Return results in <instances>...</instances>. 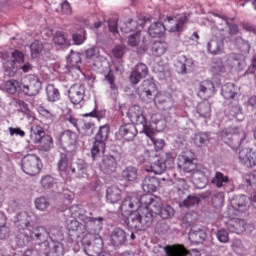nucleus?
Returning <instances> with one entry per match:
<instances>
[{"instance_id": "1", "label": "nucleus", "mask_w": 256, "mask_h": 256, "mask_svg": "<svg viewBox=\"0 0 256 256\" xmlns=\"http://www.w3.org/2000/svg\"><path fill=\"white\" fill-rule=\"evenodd\" d=\"M121 213L126 218V225L135 231H147L153 225V216L147 208H143L141 198L126 197L121 206Z\"/></svg>"}, {"instance_id": "2", "label": "nucleus", "mask_w": 256, "mask_h": 256, "mask_svg": "<svg viewBox=\"0 0 256 256\" xmlns=\"http://www.w3.org/2000/svg\"><path fill=\"white\" fill-rule=\"evenodd\" d=\"M185 23H187V16H175L168 17L164 24L161 22H155L150 25L148 33L150 37H161L165 31H170V33H180L185 31Z\"/></svg>"}, {"instance_id": "3", "label": "nucleus", "mask_w": 256, "mask_h": 256, "mask_svg": "<svg viewBox=\"0 0 256 256\" xmlns=\"http://www.w3.org/2000/svg\"><path fill=\"white\" fill-rule=\"evenodd\" d=\"M20 233L16 236V244L18 247H27L35 241L37 245H41L47 241V228L38 226L32 230H19Z\"/></svg>"}, {"instance_id": "4", "label": "nucleus", "mask_w": 256, "mask_h": 256, "mask_svg": "<svg viewBox=\"0 0 256 256\" xmlns=\"http://www.w3.org/2000/svg\"><path fill=\"white\" fill-rule=\"evenodd\" d=\"M43 164L41 163V158L33 154H28L24 156L21 160V169L26 175L35 177L41 173Z\"/></svg>"}, {"instance_id": "5", "label": "nucleus", "mask_w": 256, "mask_h": 256, "mask_svg": "<svg viewBox=\"0 0 256 256\" xmlns=\"http://www.w3.org/2000/svg\"><path fill=\"white\" fill-rule=\"evenodd\" d=\"M140 205H142L143 209H147L152 215V223H153V213L158 215L159 211L163 207V202L161 198L157 196H153L151 194H144L140 197Z\"/></svg>"}, {"instance_id": "6", "label": "nucleus", "mask_w": 256, "mask_h": 256, "mask_svg": "<svg viewBox=\"0 0 256 256\" xmlns=\"http://www.w3.org/2000/svg\"><path fill=\"white\" fill-rule=\"evenodd\" d=\"M137 93L142 101L151 103L157 95V86L150 80H144L142 85L137 89Z\"/></svg>"}, {"instance_id": "7", "label": "nucleus", "mask_w": 256, "mask_h": 256, "mask_svg": "<svg viewBox=\"0 0 256 256\" xmlns=\"http://www.w3.org/2000/svg\"><path fill=\"white\" fill-rule=\"evenodd\" d=\"M193 161H195V153L187 151L178 157V167L184 173H194L197 164Z\"/></svg>"}, {"instance_id": "8", "label": "nucleus", "mask_w": 256, "mask_h": 256, "mask_svg": "<svg viewBox=\"0 0 256 256\" xmlns=\"http://www.w3.org/2000/svg\"><path fill=\"white\" fill-rule=\"evenodd\" d=\"M33 219H35V213L33 212H20L16 216L15 226L18 231L33 230Z\"/></svg>"}, {"instance_id": "9", "label": "nucleus", "mask_w": 256, "mask_h": 256, "mask_svg": "<svg viewBox=\"0 0 256 256\" xmlns=\"http://www.w3.org/2000/svg\"><path fill=\"white\" fill-rule=\"evenodd\" d=\"M211 183L214 187H217V189H225L227 193L235 189V186H233V180H231L229 176L223 174V172L219 171L215 172L214 177L211 179Z\"/></svg>"}, {"instance_id": "10", "label": "nucleus", "mask_w": 256, "mask_h": 256, "mask_svg": "<svg viewBox=\"0 0 256 256\" xmlns=\"http://www.w3.org/2000/svg\"><path fill=\"white\" fill-rule=\"evenodd\" d=\"M221 137L222 141L224 143H231V139L235 137V139H239L240 143H243L245 141L247 134L245 133L242 128L239 127H231V128H226L221 132Z\"/></svg>"}, {"instance_id": "11", "label": "nucleus", "mask_w": 256, "mask_h": 256, "mask_svg": "<svg viewBox=\"0 0 256 256\" xmlns=\"http://www.w3.org/2000/svg\"><path fill=\"white\" fill-rule=\"evenodd\" d=\"M160 129L161 127L155 129L153 126H146L144 131L149 138L148 145H153L155 151H161L165 147V140L155 138Z\"/></svg>"}, {"instance_id": "12", "label": "nucleus", "mask_w": 256, "mask_h": 256, "mask_svg": "<svg viewBox=\"0 0 256 256\" xmlns=\"http://www.w3.org/2000/svg\"><path fill=\"white\" fill-rule=\"evenodd\" d=\"M239 160L244 167H256V150L253 148H243L239 152Z\"/></svg>"}, {"instance_id": "13", "label": "nucleus", "mask_w": 256, "mask_h": 256, "mask_svg": "<svg viewBox=\"0 0 256 256\" xmlns=\"http://www.w3.org/2000/svg\"><path fill=\"white\" fill-rule=\"evenodd\" d=\"M153 101L158 109H162V111H169L173 107V97L169 92H158Z\"/></svg>"}, {"instance_id": "14", "label": "nucleus", "mask_w": 256, "mask_h": 256, "mask_svg": "<svg viewBox=\"0 0 256 256\" xmlns=\"http://www.w3.org/2000/svg\"><path fill=\"white\" fill-rule=\"evenodd\" d=\"M128 117L132 123H136V125H142L143 131H145V127H149L147 125V120L143 115V110L139 105H134L129 108Z\"/></svg>"}, {"instance_id": "15", "label": "nucleus", "mask_w": 256, "mask_h": 256, "mask_svg": "<svg viewBox=\"0 0 256 256\" xmlns=\"http://www.w3.org/2000/svg\"><path fill=\"white\" fill-rule=\"evenodd\" d=\"M70 173L79 179H83L89 173V164L83 159H78L70 164Z\"/></svg>"}, {"instance_id": "16", "label": "nucleus", "mask_w": 256, "mask_h": 256, "mask_svg": "<svg viewBox=\"0 0 256 256\" xmlns=\"http://www.w3.org/2000/svg\"><path fill=\"white\" fill-rule=\"evenodd\" d=\"M77 143V133L71 130H65L61 133L59 144L65 151H71V147H75Z\"/></svg>"}, {"instance_id": "17", "label": "nucleus", "mask_w": 256, "mask_h": 256, "mask_svg": "<svg viewBox=\"0 0 256 256\" xmlns=\"http://www.w3.org/2000/svg\"><path fill=\"white\" fill-rule=\"evenodd\" d=\"M69 99L73 105H79L85 99V85L74 84L68 91Z\"/></svg>"}, {"instance_id": "18", "label": "nucleus", "mask_w": 256, "mask_h": 256, "mask_svg": "<svg viewBox=\"0 0 256 256\" xmlns=\"http://www.w3.org/2000/svg\"><path fill=\"white\" fill-rule=\"evenodd\" d=\"M28 81V84L22 86V91L25 95H28V97H35V95L39 94V91H41V81H39L37 76H29Z\"/></svg>"}, {"instance_id": "19", "label": "nucleus", "mask_w": 256, "mask_h": 256, "mask_svg": "<svg viewBox=\"0 0 256 256\" xmlns=\"http://www.w3.org/2000/svg\"><path fill=\"white\" fill-rule=\"evenodd\" d=\"M173 158L166 154L165 157L160 158L157 162L151 164L149 168H146L148 173H153L154 175H162L165 173V169H167V163H171Z\"/></svg>"}, {"instance_id": "20", "label": "nucleus", "mask_w": 256, "mask_h": 256, "mask_svg": "<svg viewBox=\"0 0 256 256\" xmlns=\"http://www.w3.org/2000/svg\"><path fill=\"white\" fill-rule=\"evenodd\" d=\"M59 175L66 179V181H71V166H69V158L67 154L61 153L59 160L57 162Z\"/></svg>"}, {"instance_id": "21", "label": "nucleus", "mask_w": 256, "mask_h": 256, "mask_svg": "<svg viewBox=\"0 0 256 256\" xmlns=\"http://www.w3.org/2000/svg\"><path fill=\"white\" fill-rule=\"evenodd\" d=\"M167 256H201V252L197 249L187 251L185 247L181 245H175L170 248H165Z\"/></svg>"}, {"instance_id": "22", "label": "nucleus", "mask_w": 256, "mask_h": 256, "mask_svg": "<svg viewBox=\"0 0 256 256\" xmlns=\"http://www.w3.org/2000/svg\"><path fill=\"white\" fill-rule=\"evenodd\" d=\"M149 75V68L144 63H139L130 75V81L133 85H137L141 79Z\"/></svg>"}, {"instance_id": "23", "label": "nucleus", "mask_w": 256, "mask_h": 256, "mask_svg": "<svg viewBox=\"0 0 256 256\" xmlns=\"http://www.w3.org/2000/svg\"><path fill=\"white\" fill-rule=\"evenodd\" d=\"M249 205V198L245 195H238L234 196L231 199V209H234V211H238V213H245L247 211V207Z\"/></svg>"}, {"instance_id": "24", "label": "nucleus", "mask_w": 256, "mask_h": 256, "mask_svg": "<svg viewBox=\"0 0 256 256\" xmlns=\"http://www.w3.org/2000/svg\"><path fill=\"white\" fill-rule=\"evenodd\" d=\"M66 227L69 233H72L70 235L75 237H81L83 234L87 232V226L79 223V221L75 219L67 220Z\"/></svg>"}, {"instance_id": "25", "label": "nucleus", "mask_w": 256, "mask_h": 256, "mask_svg": "<svg viewBox=\"0 0 256 256\" xmlns=\"http://www.w3.org/2000/svg\"><path fill=\"white\" fill-rule=\"evenodd\" d=\"M23 63H25V54L22 51L14 50L11 53L10 68L12 70L9 72L10 77H13L17 72L16 65H23Z\"/></svg>"}, {"instance_id": "26", "label": "nucleus", "mask_w": 256, "mask_h": 256, "mask_svg": "<svg viewBox=\"0 0 256 256\" xmlns=\"http://www.w3.org/2000/svg\"><path fill=\"white\" fill-rule=\"evenodd\" d=\"M100 169L106 175H111L117 171V160L113 156H104L100 164Z\"/></svg>"}, {"instance_id": "27", "label": "nucleus", "mask_w": 256, "mask_h": 256, "mask_svg": "<svg viewBox=\"0 0 256 256\" xmlns=\"http://www.w3.org/2000/svg\"><path fill=\"white\" fill-rule=\"evenodd\" d=\"M111 243L114 247H121L127 243V232L121 228H116L111 234Z\"/></svg>"}, {"instance_id": "28", "label": "nucleus", "mask_w": 256, "mask_h": 256, "mask_svg": "<svg viewBox=\"0 0 256 256\" xmlns=\"http://www.w3.org/2000/svg\"><path fill=\"white\" fill-rule=\"evenodd\" d=\"M210 171L205 166H197L194 173H192V178L194 179L195 183H202L205 185L209 179Z\"/></svg>"}, {"instance_id": "29", "label": "nucleus", "mask_w": 256, "mask_h": 256, "mask_svg": "<svg viewBox=\"0 0 256 256\" xmlns=\"http://www.w3.org/2000/svg\"><path fill=\"white\" fill-rule=\"evenodd\" d=\"M177 73L187 75L189 69L193 67V60L187 59V56H180L175 63Z\"/></svg>"}, {"instance_id": "30", "label": "nucleus", "mask_w": 256, "mask_h": 256, "mask_svg": "<svg viewBox=\"0 0 256 256\" xmlns=\"http://www.w3.org/2000/svg\"><path fill=\"white\" fill-rule=\"evenodd\" d=\"M86 57L87 59H92L94 67H97L98 69L100 67H103V62L106 61L105 57L101 56L99 54V48L92 47L88 50H86Z\"/></svg>"}, {"instance_id": "31", "label": "nucleus", "mask_w": 256, "mask_h": 256, "mask_svg": "<svg viewBox=\"0 0 256 256\" xmlns=\"http://www.w3.org/2000/svg\"><path fill=\"white\" fill-rule=\"evenodd\" d=\"M119 135L125 139V141H133L137 137V128L133 124H125L120 127Z\"/></svg>"}, {"instance_id": "32", "label": "nucleus", "mask_w": 256, "mask_h": 256, "mask_svg": "<svg viewBox=\"0 0 256 256\" xmlns=\"http://www.w3.org/2000/svg\"><path fill=\"white\" fill-rule=\"evenodd\" d=\"M44 253L46 256H63L65 249L63 248V244L61 242H50L45 248Z\"/></svg>"}, {"instance_id": "33", "label": "nucleus", "mask_w": 256, "mask_h": 256, "mask_svg": "<svg viewBox=\"0 0 256 256\" xmlns=\"http://www.w3.org/2000/svg\"><path fill=\"white\" fill-rule=\"evenodd\" d=\"M159 186V180L156 177L146 176L142 180V189L145 193H155Z\"/></svg>"}, {"instance_id": "34", "label": "nucleus", "mask_w": 256, "mask_h": 256, "mask_svg": "<svg viewBox=\"0 0 256 256\" xmlns=\"http://www.w3.org/2000/svg\"><path fill=\"white\" fill-rule=\"evenodd\" d=\"M122 179L127 183H137L139 181V174L137 168L128 166L122 171Z\"/></svg>"}, {"instance_id": "35", "label": "nucleus", "mask_w": 256, "mask_h": 256, "mask_svg": "<svg viewBox=\"0 0 256 256\" xmlns=\"http://www.w3.org/2000/svg\"><path fill=\"white\" fill-rule=\"evenodd\" d=\"M207 238V233H205V230L201 228H191L189 232V241L191 243L199 244L203 243L205 239Z\"/></svg>"}, {"instance_id": "36", "label": "nucleus", "mask_w": 256, "mask_h": 256, "mask_svg": "<svg viewBox=\"0 0 256 256\" xmlns=\"http://www.w3.org/2000/svg\"><path fill=\"white\" fill-rule=\"evenodd\" d=\"M227 229H229L231 233L240 235V233H244L245 231V220L239 218L232 219L228 222Z\"/></svg>"}, {"instance_id": "37", "label": "nucleus", "mask_w": 256, "mask_h": 256, "mask_svg": "<svg viewBox=\"0 0 256 256\" xmlns=\"http://www.w3.org/2000/svg\"><path fill=\"white\" fill-rule=\"evenodd\" d=\"M45 135V130L40 125L33 124L30 127V139L32 143H35L36 145L39 144Z\"/></svg>"}, {"instance_id": "38", "label": "nucleus", "mask_w": 256, "mask_h": 256, "mask_svg": "<svg viewBox=\"0 0 256 256\" xmlns=\"http://www.w3.org/2000/svg\"><path fill=\"white\" fill-rule=\"evenodd\" d=\"M223 40L213 38L207 43V51L211 55H219L223 51Z\"/></svg>"}, {"instance_id": "39", "label": "nucleus", "mask_w": 256, "mask_h": 256, "mask_svg": "<svg viewBox=\"0 0 256 256\" xmlns=\"http://www.w3.org/2000/svg\"><path fill=\"white\" fill-rule=\"evenodd\" d=\"M68 67H70L71 71H81L79 65H81V54L79 52H70V55L67 58Z\"/></svg>"}, {"instance_id": "40", "label": "nucleus", "mask_w": 256, "mask_h": 256, "mask_svg": "<svg viewBox=\"0 0 256 256\" xmlns=\"http://www.w3.org/2000/svg\"><path fill=\"white\" fill-rule=\"evenodd\" d=\"M122 191L117 186H110L106 190V199L109 203H119Z\"/></svg>"}, {"instance_id": "41", "label": "nucleus", "mask_w": 256, "mask_h": 256, "mask_svg": "<svg viewBox=\"0 0 256 256\" xmlns=\"http://www.w3.org/2000/svg\"><path fill=\"white\" fill-rule=\"evenodd\" d=\"M38 144H39L38 145L39 151H42L43 153H49V151H51L55 147V142L53 141V137L47 134L40 139Z\"/></svg>"}, {"instance_id": "42", "label": "nucleus", "mask_w": 256, "mask_h": 256, "mask_svg": "<svg viewBox=\"0 0 256 256\" xmlns=\"http://www.w3.org/2000/svg\"><path fill=\"white\" fill-rule=\"evenodd\" d=\"M47 239H51V243H61L63 241V230L59 227H51L46 229Z\"/></svg>"}, {"instance_id": "43", "label": "nucleus", "mask_w": 256, "mask_h": 256, "mask_svg": "<svg viewBox=\"0 0 256 256\" xmlns=\"http://www.w3.org/2000/svg\"><path fill=\"white\" fill-rule=\"evenodd\" d=\"M168 45L163 41H155L152 44L151 52L155 57H161L167 53Z\"/></svg>"}, {"instance_id": "44", "label": "nucleus", "mask_w": 256, "mask_h": 256, "mask_svg": "<svg viewBox=\"0 0 256 256\" xmlns=\"http://www.w3.org/2000/svg\"><path fill=\"white\" fill-rule=\"evenodd\" d=\"M103 217H87L84 219V223L87 224V227L94 229V231H101V227H103Z\"/></svg>"}, {"instance_id": "45", "label": "nucleus", "mask_w": 256, "mask_h": 256, "mask_svg": "<svg viewBox=\"0 0 256 256\" xmlns=\"http://www.w3.org/2000/svg\"><path fill=\"white\" fill-rule=\"evenodd\" d=\"M222 96L224 99H235L237 95V87L233 83H228L222 87Z\"/></svg>"}, {"instance_id": "46", "label": "nucleus", "mask_w": 256, "mask_h": 256, "mask_svg": "<svg viewBox=\"0 0 256 256\" xmlns=\"http://www.w3.org/2000/svg\"><path fill=\"white\" fill-rule=\"evenodd\" d=\"M93 159L101 157L105 153V142L101 140H96L91 149Z\"/></svg>"}, {"instance_id": "47", "label": "nucleus", "mask_w": 256, "mask_h": 256, "mask_svg": "<svg viewBox=\"0 0 256 256\" xmlns=\"http://www.w3.org/2000/svg\"><path fill=\"white\" fill-rule=\"evenodd\" d=\"M197 113L204 119L211 117V104L209 102H202L197 106Z\"/></svg>"}, {"instance_id": "48", "label": "nucleus", "mask_w": 256, "mask_h": 256, "mask_svg": "<svg viewBox=\"0 0 256 256\" xmlns=\"http://www.w3.org/2000/svg\"><path fill=\"white\" fill-rule=\"evenodd\" d=\"M5 87L8 91V93H10L11 95H15V93H17V91H23V86H21L19 81L14 80V79L8 80L5 83Z\"/></svg>"}, {"instance_id": "49", "label": "nucleus", "mask_w": 256, "mask_h": 256, "mask_svg": "<svg viewBox=\"0 0 256 256\" xmlns=\"http://www.w3.org/2000/svg\"><path fill=\"white\" fill-rule=\"evenodd\" d=\"M46 95L48 97V101L55 103V101H59L60 93L55 85L50 84L46 87Z\"/></svg>"}, {"instance_id": "50", "label": "nucleus", "mask_w": 256, "mask_h": 256, "mask_svg": "<svg viewBox=\"0 0 256 256\" xmlns=\"http://www.w3.org/2000/svg\"><path fill=\"white\" fill-rule=\"evenodd\" d=\"M30 49L33 59H37V57H39V55L45 50V45H43L41 41L35 40L31 44Z\"/></svg>"}, {"instance_id": "51", "label": "nucleus", "mask_w": 256, "mask_h": 256, "mask_svg": "<svg viewBox=\"0 0 256 256\" xmlns=\"http://www.w3.org/2000/svg\"><path fill=\"white\" fill-rule=\"evenodd\" d=\"M151 123L152 124L147 126L153 127L154 129L160 127L159 131H161L165 127V120L163 119V116L161 114H153L151 116Z\"/></svg>"}, {"instance_id": "52", "label": "nucleus", "mask_w": 256, "mask_h": 256, "mask_svg": "<svg viewBox=\"0 0 256 256\" xmlns=\"http://www.w3.org/2000/svg\"><path fill=\"white\" fill-rule=\"evenodd\" d=\"M214 15L215 17H219L220 19H222L223 23L221 25L229 28V35H237V33H239V26H237L236 24H229L226 16H221L219 14Z\"/></svg>"}, {"instance_id": "53", "label": "nucleus", "mask_w": 256, "mask_h": 256, "mask_svg": "<svg viewBox=\"0 0 256 256\" xmlns=\"http://www.w3.org/2000/svg\"><path fill=\"white\" fill-rule=\"evenodd\" d=\"M34 203L38 211H47V209H49V205H51L49 199L45 196L36 198Z\"/></svg>"}, {"instance_id": "54", "label": "nucleus", "mask_w": 256, "mask_h": 256, "mask_svg": "<svg viewBox=\"0 0 256 256\" xmlns=\"http://www.w3.org/2000/svg\"><path fill=\"white\" fill-rule=\"evenodd\" d=\"M158 215H160V217L162 219H171V217H173V215H175V210L173 209V207L169 206V205H165L160 208Z\"/></svg>"}, {"instance_id": "55", "label": "nucleus", "mask_w": 256, "mask_h": 256, "mask_svg": "<svg viewBox=\"0 0 256 256\" xmlns=\"http://www.w3.org/2000/svg\"><path fill=\"white\" fill-rule=\"evenodd\" d=\"M109 137V125H103L99 127V130L96 134V141H107Z\"/></svg>"}, {"instance_id": "56", "label": "nucleus", "mask_w": 256, "mask_h": 256, "mask_svg": "<svg viewBox=\"0 0 256 256\" xmlns=\"http://www.w3.org/2000/svg\"><path fill=\"white\" fill-rule=\"evenodd\" d=\"M199 87L201 93H213V91H215V84L209 80L202 81Z\"/></svg>"}, {"instance_id": "57", "label": "nucleus", "mask_w": 256, "mask_h": 256, "mask_svg": "<svg viewBox=\"0 0 256 256\" xmlns=\"http://www.w3.org/2000/svg\"><path fill=\"white\" fill-rule=\"evenodd\" d=\"M174 187L178 192V195H183L185 193V189H187V181L183 178H178L174 181Z\"/></svg>"}, {"instance_id": "58", "label": "nucleus", "mask_w": 256, "mask_h": 256, "mask_svg": "<svg viewBox=\"0 0 256 256\" xmlns=\"http://www.w3.org/2000/svg\"><path fill=\"white\" fill-rule=\"evenodd\" d=\"M207 141H209V135L207 133H199L194 137V143L197 147H203Z\"/></svg>"}, {"instance_id": "59", "label": "nucleus", "mask_w": 256, "mask_h": 256, "mask_svg": "<svg viewBox=\"0 0 256 256\" xmlns=\"http://www.w3.org/2000/svg\"><path fill=\"white\" fill-rule=\"evenodd\" d=\"M40 183L44 189H51L55 185V178L51 175H45L42 177Z\"/></svg>"}, {"instance_id": "60", "label": "nucleus", "mask_w": 256, "mask_h": 256, "mask_svg": "<svg viewBox=\"0 0 256 256\" xmlns=\"http://www.w3.org/2000/svg\"><path fill=\"white\" fill-rule=\"evenodd\" d=\"M231 115L232 117H235L237 121H243V119H245V116L243 115V107L241 105L233 106Z\"/></svg>"}, {"instance_id": "61", "label": "nucleus", "mask_w": 256, "mask_h": 256, "mask_svg": "<svg viewBox=\"0 0 256 256\" xmlns=\"http://www.w3.org/2000/svg\"><path fill=\"white\" fill-rule=\"evenodd\" d=\"M53 41L55 43V45L58 46H63V45H67V37L65 36V34L63 32H56V34L54 35Z\"/></svg>"}, {"instance_id": "62", "label": "nucleus", "mask_w": 256, "mask_h": 256, "mask_svg": "<svg viewBox=\"0 0 256 256\" xmlns=\"http://www.w3.org/2000/svg\"><path fill=\"white\" fill-rule=\"evenodd\" d=\"M216 237L220 243H229V232L225 229L218 230Z\"/></svg>"}, {"instance_id": "63", "label": "nucleus", "mask_w": 256, "mask_h": 256, "mask_svg": "<svg viewBox=\"0 0 256 256\" xmlns=\"http://www.w3.org/2000/svg\"><path fill=\"white\" fill-rule=\"evenodd\" d=\"M184 207H194V205H199V197L188 196L183 202Z\"/></svg>"}, {"instance_id": "64", "label": "nucleus", "mask_w": 256, "mask_h": 256, "mask_svg": "<svg viewBox=\"0 0 256 256\" xmlns=\"http://www.w3.org/2000/svg\"><path fill=\"white\" fill-rule=\"evenodd\" d=\"M245 107L247 109H250V111H255L256 109V96H250L247 101L244 103Z\"/></svg>"}]
</instances>
